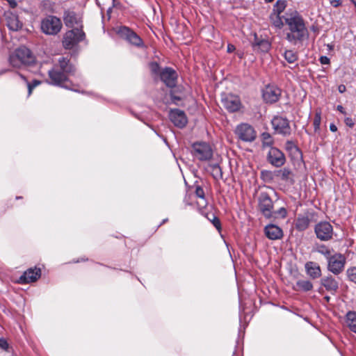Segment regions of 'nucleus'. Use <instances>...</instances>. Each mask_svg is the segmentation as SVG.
Masks as SVG:
<instances>
[{"label":"nucleus","instance_id":"1","mask_svg":"<svg viewBox=\"0 0 356 356\" xmlns=\"http://www.w3.org/2000/svg\"><path fill=\"white\" fill-rule=\"evenodd\" d=\"M284 18L289 30L286 38L290 43L297 44L308 38V29L303 17L298 11H288L285 13Z\"/></svg>","mask_w":356,"mask_h":356},{"label":"nucleus","instance_id":"2","mask_svg":"<svg viewBox=\"0 0 356 356\" xmlns=\"http://www.w3.org/2000/svg\"><path fill=\"white\" fill-rule=\"evenodd\" d=\"M75 72V67L72 65L65 58L61 57L58 59V65H55L53 69L49 70L50 83L54 86L65 88L68 90L79 92L74 87L68 77Z\"/></svg>","mask_w":356,"mask_h":356},{"label":"nucleus","instance_id":"3","mask_svg":"<svg viewBox=\"0 0 356 356\" xmlns=\"http://www.w3.org/2000/svg\"><path fill=\"white\" fill-rule=\"evenodd\" d=\"M258 209L265 218L270 220L278 218L283 219L287 215L286 209L284 207L274 211L273 202L266 192L260 193L258 197Z\"/></svg>","mask_w":356,"mask_h":356},{"label":"nucleus","instance_id":"4","mask_svg":"<svg viewBox=\"0 0 356 356\" xmlns=\"http://www.w3.org/2000/svg\"><path fill=\"white\" fill-rule=\"evenodd\" d=\"M35 58L31 51L25 47H21L15 50L9 57L10 64L15 68H22L33 64Z\"/></svg>","mask_w":356,"mask_h":356},{"label":"nucleus","instance_id":"5","mask_svg":"<svg viewBox=\"0 0 356 356\" xmlns=\"http://www.w3.org/2000/svg\"><path fill=\"white\" fill-rule=\"evenodd\" d=\"M191 154L195 160L207 162L213 158V151L209 143L206 142H196L192 145Z\"/></svg>","mask_w":356,"mask_h":356},{"label":"nucleus","instance_id":"6","mask_svg":"<svg viewBox=\"0 0 356 356\" xmlns=\"http://www.w3.org/2000/svg\"><path fill=\"white\" fill-rule=\"evenodd\" d=\"M41 30L46 35H55L58 34L63 26L61 20L54 15H48L41 22Z\"/></svg>","mask_w":356,"mask_h":356},{"label":"nucleus","instance_id":"7","mask_svg":"<svg viewBox=\"0 0 356 356\" xmlns=\"http://www.w3.org/2000/svg\"><path fill=\"white\" fill-rule=\"evenodd\" d=\"M84 38L85 33L81 29H73L65 33L63 40V47L67 49H71Z\"/></svg>","mask_w":356,"mask_h":356},{"label":"nucleus","instance_id":"8","mask_svg":"<svg viewBox=\"0 0 356 356\" xmlns=\"http://www.w3.org/2000/svg\"><path fill=\"white\" fill-rule=\"evenodd\" d=\"M117 33L128 42L136 47H143L144 46L141 38L127 26H120L117 30Z\"/></svg>","mask_w":356,"mask_h":356},{"label":"nucleus","instance_id":"9","mask_svg":"<svg viewBox=\"0 0 356 356\" xmlns=\"http://www.w3.org/2000/svg\"><path fill=\"white\" fill-rule=\"evenodd\" d=\"M235 134L240 140L244 142H252L257 136L254 129L247 123L238 124L235 129Z\"/></svg>","mask_w":356,"mask_h":356},{"label":"nucleus","instance_id":"10","mask_svg":"<svg viewBox=\"0 0 356 356\" xmlns=\"http://www.w3.org/2000/svg\"><path fill=\"white\" fill-rule=\"evenodd\" d=\"M281 94V89L273 84H268L262 90V97L264 101L268 104L277 102L280 99Z\"/></svg>","mask_w":356,"mask_h":356},{"label":"nucleus","instance_id":"11","mask_svg":"<svg viewBox=\"0 0 356 356\" xmlns=\"http://www.w3.org/2000/svg\"><path fill=\"white\" fill-rule=\"evenodd\" d=\"M315 233L318 239L326 241L330 239L333 235L332 225L326 221L320 222L315 226Z\"/></svg>","mask_w":356,"mask_h":356},{"label":"nucleus","instance_id":"12","mask_svg":"<svg viewBox=\"0 0 356 356\" xmlns=\"http://www.w3.org/2000/svg\"><path fill=\"white\" fill-rule=\"evenodd\" d=\"M327 268L334 275H339L344 268L346 259L341 254H334L328 260Z\"/></svg>","mask_w":356,"mask_h":356},{"label":"nucleus","instance_id":"13","mask_svg":"<svg viewBox=\"0 0 356 356\" xmlns=\"http://www.w3.org/2000/svg\"><path fill=\"white\" fill-rule=\"evenodd\" d=\"M267 161L273 166L279 168L286 162L284 153L277 147H270L267 154Z\"/></svg>","mask_w":356,"mask_h":356},{"label":"nucleus","instance_id":"14","mask_svg":"<svg viewBox=\"0 0 356 356\" xmlns=\"http://www.w3.org/2000/svg\"><path fill=\"white\" fill-rule=\"evenodd\" d=\"M273 129L280 134L289 136L291 134V127L289 120L281 116H275L271 121Z\"/></svg>","mask_w":356,"mask_h":356},{"label":"nucleus","instance_id":"15","mask_svg":"<svg viewBox=\"0 0 356 356\" xmlns=\"http://www.w3.org/2000/svg\"><path fill=\"white\" fill-rule=\"evenodd\" d=\"M221 102L222 106L230 113L238 111L241 106L240 98L232 94L225 95Z\"/></svg>","mask_w":356,"mask_h":356},{"label":"nucleus","instance_id":"16","mask_svg":"<svg viewBox=\"0 0 356 356\" xmlns=\"http://www.w3.org/2000/svg\"><path fill=\"white\" fill-rule=\"evenodd\" d=\"M3 17L6 24L10 31H17L22 28V22L13 12L10 10L5 11Z\"/></svg>","mask_w":356,"mask_h":356},{"label":"nucleus","instance_id":"17","mask_svg":"<svg viewBox=\"0 0 356 356\" xmlns=\"http://www.w3.org/2000/svg\"><path fill=\"white\" fill-rule=\"evenodd\" d=\"M41 276V269L34 267L27 269L19 277L18 283L24 284L34 282L37 281Z\"/></svg>","mask_w":356,"mask_h":356},{"label":"nucleus","instance_id":"18","mask_svg":"<svg viewBox=\"0 0 356 356\" xmlns=\"http://www.w3.org/2000/svg\"><path fill=\"white\" fill-rule=\"evenodd\" d=\"M161 80L169 88H173L177 84V74L171 67H165L160 72Z\"/></svg>","mask_w":356,"mask_h":356},{"label":"nucleus","instance_id":"19","mask_svg":"<svg viewBox=\"0 0 356 356\" xmlns=\"http://www.w3.org/2000/svg\"><path fill=\"white\" fill-rule=\"evenodd\" d=\"M169 118L174 125L179 128L184 127L188 122L185 113L178 108H174L170 111Z\"/></svg>","mask_w":356,"mask_h":356},{"label":"nucleus","instance_id":"20","mask_svg":"<svg viewBox=\"0 0 356 356\" xmlns=\"http://www.w3.org/2000/svg\"><path fill=\"white\" fill-rule=\"evenodd\" d=\"M63 20L66 26L70 28H81V18L73 11H65Z\"/></svg>","mask_w":356,"mask_h":356},{"label":"nucleus","instance_id":"21","mask_svg":"<svg viewBox=\"0 0 356 356\" xmlns=\"http://www.w3.org/2000/svg\"><path fill=\"white\" fill-rule=\"evenodd\" d=\"M321 284L332 295H334L339 289L338 281L331 275L323 277L321 280Z\"/></svg>","mask_w":356,"mask_h":356},{"label":"nucleus","instance_id":"22","mask_svg":"<svg viewBox=\"0 0 356 356\" xmlns=\"http://www.w3.org/2000/svg\"><path fill=\"white\" fill-rule=\"evenodd\" d=\"M308 276L312 279H317L321 276V270L319 265L313 261H308L305 265Z\"/></svg>","mask_w":356,"mask_h":356},{"label":"nucleus","instance_id":"23","mask_svg":"<svg viewBox=\"0 0 356 356\" xmlns=\"http://www.w3.org/2000/svg\"><path fill=\"white\" fill-rule=\"evenodd\" d=\"M265 233L266 236L272 240L280 238L283 235L282 229L273 224H269L266 226Z\"/></svg>","mask_w":356,"mask_h":356},{"label":"nucleus","instance_id":"24","mask_svg":"<svg viewBox=\"0 0 356 356\" xmlns=\"http://www.w3.org/2000/svg\"><path fill=\"white\" fill-rule=\"evenodd\" d=\"M345 323L350 331L356 333V312L349 311L346 313Z\"/></svg>","mask_w":356,"mask_h":356},{"label":"nucleus","instance_id":"25","mask_svg":"<svg viewBox=\"0 0 356 356\" xmlns=\"http://www.w3.org/2000/svg\"><path fill=\"white\" fill-rule=\"evenodd\" d=\"M310 224V219L307 216L299 215L296 219V227L300 231L307 229Z\"/></svg>","mask_w":356,"mask_h":356},{"label":"nucleus","instance_id":"26","mask_svg":"<svg viewBox=\"0 0 356 356\" xmlns=\"http://www.w3.org/2000/svg\"><path fill=\"white\" fill-rule=\"evenodd\" d=\"M293 289L297 291L300 290L307 292L312 290L313 284L309 280H300L296 282V286H294Z\"/></svg>","mask_w":356,"mask_h":356},{"label":"nucleus","instance_id":"27","mask_svg":"<svg viewBox=\"0 0 356 356\" xmlns=\"http://www.w3.org/2000/svg\"><path fill=\"white\" fill-rule=\"evenodd\" d=\"M207 171L209 172L212 177L216 180L222 178V172L221 168L217 163L209 165L207 168Z\"/></svg>","mask_w":356,"mask_h":356},{"label":"nucleus","instance_id":"28","mask_svg":"<svg viewBox=\"0 0 356 356\" xmlns=\"http://www.w3.org/2000/svg\"><path fill=\"white\" fill-rule=\"evenodd\" d=\"M99 6L101 8L102 12L104 10H106L108 17H110V14L112 11V8L114 6V1L115 0H96Z\"/></svg>","mask_w":356,"mask_h":356},{"label":"nucleus","instance_id":"29","mask_svg":"<svg viewBox=\"0 0 356 356\" xmlns=\"http://www.w3.org/2000/svg\"><path fill=\"white\" fill-rule=\"evenodd\" d=\"M286 6L285 0H277L273 6V10L271 14L280 15L284 10Z\"/></svg>","mask_w":356,"mask_h":356},{"label":"nucleus","instance_id":"30","mask_svg":"<svg viewBox=\"0 0 356 356\" xmlns=\"http://www.w3.org/2000/svg\"><path fill=\"white\" fill-rule=\"evenodd\" d=\"M261 140H262V148L264 149L266 147H273V139L271 135L268 132H264L261 134Z\"/></svg>","mask_w":356,"mask_h":356},{"label":"nucleus","instance_id":"31","mask_svg":"<svg viewBox=\"0 0 356 356\" xmlns=\"http://www.w3.org/2000/svg\"><path fill=\"white\" fill-rule=\"evenodd\" d=\"M283 56L289 63H294L298 58L297 52L293 50H285Z\"/></svg>","mask_w":356,"mask_h":356},{"label":"nucleus","instance_id":"32","mask_svg":"<svg viewBox=\"0 0 356 356\" xmlns=\"http://www.w3.org/2000/svg\"><path fill=\"white\" fill-rule=\"evenodd\" d=\"M270 22L275 28L280 29L283 27L284 23L280 15L270 14Z\"/></svg>","mask_w":356,"mask_h":356},{"label":"nucleus","instance_id":"33","mask_svg":"<svg viewBox=\"0 0 356 356\" xmlns=\"http://www.w3.org/2000/svg\"><path fill=\"white\" fill-rule=\"evenodd\" d=\"M321 122V111L319 110V111H316L315 115H314V122H313L314 131L316 133L320 131Z\"/></svg>","mask_w":356,"mask_h":356},{"label":"nucleus","instance_id":"34","mask_svg":"<svg viewBox=\"0 0 356 356\" xmlns=\"http://www.w3.org/2000/svg\"><path fill=\"white\" fill-rule=\"evenodd\" d=\"M314 251L324 255L327 260L333 255L332 254L330 249L328 248V246H317Z\"/></svg>","mask_w":356,"mask_h":356},{"label":"nucleus","instance_id":"35","mask_svg":"<svg viewBox=\"0 0 356 356\" xmlns=\"http://www.w3.org/2000/svg\"><path fill=\"white\" fill-rule=\"evenodd\" d=\"M19 75L21 76L22 79H23L27 83L28 95H30L31 94L33 88H35L36 86H38L40 83V81H38V80H33L31 83H29L27 81L25 76H24L22 74H19Z\"/></svg>","mask_w":356,"mask_h":356},{"label":"nucleus","instance_id":"36","mask_svg":"<svg viewBox=\"0 0 356 356\" xmlns=\"http://www.w3.org/2000/svg\"><path fill=\"white\" fill-rule=\"evenodd\" d=\"M277 173L282 180L288 181L290 179L291 172L288 168H283L278 170Z\"/></svg>","mask_w":356,"mask_h":356},{"label":"nucleus","instance_id":"37","mask_svg":"<svg viewBox=\"0 0 356 356\" xmlns=\"http://www.w3.org/2000/svg\"><path fill=\"white\" fill-rule=\"evenodd\" d=\"M261 177L265 181H270L273 179L274 175L271 171L262 170L261 172Z\"/></svg>","mask_w":356,"mask_h":356},{"label":"nucleus","instance_id":"38","mask_svg":"<svg viewBox=\"0 0 356 356\" xmlns=\"http://www.w3.org/2000/svg\"><path fill=\"white\" fill-rule=\"evenodd\" d=\"M347 275L351 282L356 283V267L348 268L347 270Z\"/></svg>","mask_w":356,"mask_h":356},{"label":"nucleus","instance_id":"39","mask_svg":"<svg viewBox=\"0 0 356 356\" xmlns=\"http://www.w3.org/2000/svg\"><path fill=\"white\" fill-rule=\"evenodd\" d=\"M212 217L213 218L212 219H210V220L211 221L212 224L213 225V226L218 230L220 231V229H221V224H220V221L219 220L218 218H217L216 216H215L214 215H212Z\"/></svg>","mask_w":356,"mask_h":356},{"label":"nucleus","instance_id":"40","mask_svg":"<svg viewBox=\"0 0 356 356\" xmlns=\"http://www.w3.org/2000/svg\"><path fill=\"white\" fill-rule=\"evenodd\" d=\"M195 193L196 197L199 199L205 197L204 190L200 186H196Z\"/></svg>","mask_w":356,"mask_h":356},{"label":"nucleus","instance_id":"41","mask_svg":"<svg viewBox=\"0 0 356 356\" xmlns=\"http://www.w3.org/2000/svg\"><path fill=\"white\" fill-rule=\"evenodd\" d=\"M286 145L287 149L300 152L298 147L292 141H287Z\"/></svg>","mask_w":356,"mask_h":356},{"label":"nucleus","instance_id":"42","mask_svg":"<svg viewBox=\"0 0 356 356\" xmlns=\"http://www.w3.org/2000/svg\"><path fill=\"white\" fill-rule=\"evenodd\" d=\"M197 204L200 209H204L207 205V201L205 197L200 198L199 200L197 201Z\"/></svg>","mask_w":356,"mask_h":356},{"label":"nucleus","instance_id":"43","mask_svg":"<svg viewBox=\"0 0 356 356\" xmlns=\"http://www.w3.org/2000/svg\"><path fill=\"white\" fill-rule=\"evenodd\" d=\"M344 122L346 126L350 128L353 127L355 125V121L351 118L349 117L345 118Z\"/></svg>","mask_w":356,"mask_h":356},{"label":"nucleus","instance_id":"44","mask_svg":"<svg viewBox=\"0 0 356 356\" xmlns=\"http://www.w3.org/2000/svg\"><path fill=\"white\" fill-rule=\"evenodd\" d=\"M0 348L4 350H6L8 348V342L3 338H0Z\"/></svg>","mask_w":356,"mask_h":356},{"label":"nucleus","instance_id":"45","mask_svg":"<svg viewBox=\"0 0 356 356\" xmlns=\"http://www.w3.org/2000/svg\"><path fill=\"white\" fill-rule=\"evenodd\" d=\"M319 60L322 65H327L330 63V58L325 56H321Z\"/></svg>","mask_w":356,"mask_h":356},{"label":"nucleus","instance_id":"46","mask_svg":"<svg viewBox=\"0 0 356 356\" xmlns=\"http://www.w3.org/2000/svg\"><path fill=\"white\" fill-rule=\"evenodd\" d=\"M341 3V0H331L330 1V4L333 6V7H338L339 6H340Z\"/></svg>","mask_w":356,"mask_h":356},{"label":"nucleus","instance_id":"47","mask_svg":"<svg viewBox=\"0 0 356 356\" xmlns=\"http://www.w3.org/2000/svg\"><path fill=\"white\" fill-rule=\"evenodd\" d=\"M236 49L235 46L232 44H228L227 45V52L232 53Z\"/></svg>","mask_w":356,"mask_h":356},{"label":"nucleus","instance_id":"48","mask_svg":"<svg viewBox=\"0 0 356 356\" xmlns=\"http://www.w3.org/2000/svg\"><path fill=\"white\" fill-rule=\"evenodd\" d=\"M346 90V87L343 84H341L338 86V91L340 93H343Z\"/></svg>","mask_w":356,"mask_h":356},{"label":"nucleus","instance_id":"49","mask_svg":"<svg viewBox=\"0 0 356 356\" xmlns=\"http://www.w3.org/2000/svg\"><path fill=\"white\" fill-rule=\"evenodd\" d=\"M6 1L8 2V3L11 8H14L17 6V2L15 0H6Z\"/></svg>","mask_w":356,"mask_h":356},{"label":"nucleus","instance_id":"50","mask_svg":"<svg viewBox=\"0 0 356 356\" xmlns=\"http://www.w3.org/2000/svg\"><path fill=\"white\" fill-rule=\"evenodd\" d=\"M330 129L331 131L335 132V131H337V126L334 124L332 123L330 125Z\"/></svg>","mask_w":356,"mask_h":356},{"label":"nucleus","instance_id":"51","mask_svg":"<svg viewBox=\"0 0 356 356\" xmlns=\"http://www.w3.org/2000/svg\"><path fill=\"white\" fill-rule=\"evenodd\" d=\"M152 70L154 72H157V70H159V65L157 63H154L152 65Z\"/></svg>","mask_w":356,"mask_h":356},{"label":"nucleus","instance_id":"52","mask_svg":"<svg viewBox=\"0 0 356 356\" xmlns=\"http://www.w3.org/2000/svg\"><path fill=\"white\" fill-rule=\"evenodd\" d=\"M337 110L342 113H344V109H343V107L341 106V105H338L337 106Z\"/></svg>","mask_w":356,"mask_h":356},{"label":"nucleus","instance_id":"53","mask_svg":"<svg viewBox=\"0 0 356 356\" xmlns=\"http://www.w3.org/2000/svg\"><path fill=\"white\" fill-rule=\"evenodd\" d=\"M324 299L325 300V301H326L327 302H330V296H325V297H324Z\"/></svg>","mask_w":356,"mask_h":356},{"label":"nucleus","instance_id":"54","mask_svg":"<svg viewBox=\"0 0 356 356\" xmlns=\"http://www.w3.org/2000/svg\"><path fill=\"white\" fill-rule=\"evenodd\" d=\"M6 72H7L6 70H3L0 71V75L3 74V73H5Z\"/></svg>","mask_w":356,"mask_h":356},{"label":"nucleus","instance_id":"55","mask_svg":"<svg viewBox=\"0 0 356 356\" xmlns=\"http://www.w3.org/2000/svg\"><path fill=\"white\" fill-rule=\"evenodd\" d=\"M273 0H265V1L268 2V3H270V2H272Z\"/></svg>","mask_w":356,"mask_h":356},{"label":"nucleus","instance_id":"56","mask_svg":"<svg viewBox=\"0 0 356 356\" xmlns=\"http://www.w3.org/2000/svg\"><path fill=\"white\" fill-rule=\"evenodd\" d=\"M173 99H178V100H180V98H179V97H173Z\"/></svg>","mask_w":356,"mask_h":356},{"label":"nucleus","instance_id":"57","mask_svg":"<svg viewBox=\"0 0 356 356\" xmlns=\"http://www.w3.org/2000/svg\"><path fill=\"white\" fill-rule=\"evenodd\" d=\"M227 249H228V252H229V254L231 253V251H230V249L229 248V246H227Z\"/></svg>","mask_w":356,"mask_h":356}]
</instances>
